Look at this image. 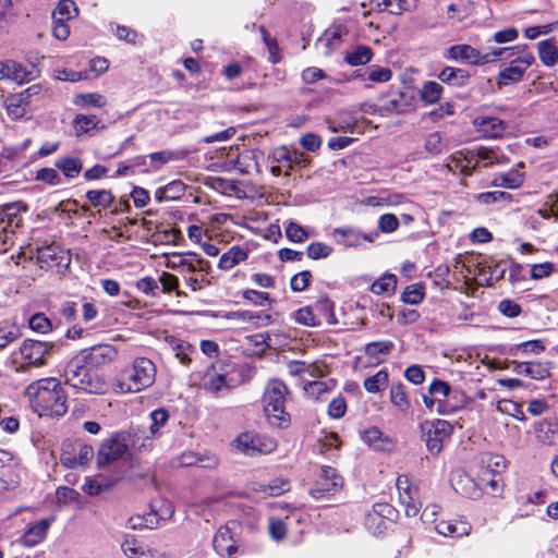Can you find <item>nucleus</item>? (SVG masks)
Here are the masks:
<instances>
[{
	"instance_id": "55",
	"label": "nucleus",
	"mask_w": 558,
	"mask_h": 558,
	"mask_svg": "<svg viewBox=\"0 0 558 558\" xmlns=\"http://www.w3.org/2000/svg\"><path fill=\"white\" fill-rule=\"evenodd\" d=\"M77 106H89L95 108H101L106 105V99L102 95L97 93L80 94L75 98Z\"/></svg>"
},
{
	"instance_id": "7",
	"label": "nucleus",
	"mask_w": 558,
	"mask_h": 558,
	"mask_svg": "<svg viewBox=\"0 0 558 558\" xmlns=\"http://www.w3.org/2000/svg\"><path fill=\"white\" fill-rule=\"evenodd\" d=\"M37 262L40 268L63 272L71 264V254L56 244L45 245L37 248Z\"/></svg>"
},
{
	"instance_id": "59",
	"label": "nucleus",
	"mask_w": 558,
	"mask_h": 558,
	"mask_svg": "<svg viewBox=\"0 0 558 558\" xmlns=\"http://www.w3.org/2000/svg\"><path fill=\"white\" fill-rule=\"evenodd\" d=\"M424 147L430 155H439L444 148L442 137L439 132L429 133L425 138Z\"/></svg>"
},
{
	"instance_id": "9",
	"label": "nucleus",
	"mask_w": 558,
	"mask_h": 558,
	"mask_svg": "<svg viewBox=\"0 0 558 558\" xmlns=\"http://www.w3.org/2000/svg\"><path fill=\"white\" fill-rule=\"evenodd\" d=\"M236 450L246 454L255 456L256 453H267L275 449V442L270 439H264L262 436L245 432L240 434L233 441Z\"/></svg>"
},
{
	"instance_id": "30",
	"label": "nucleus",
	"mask_w": 558,
	"mask_h": 558,
	"mask_svg": "<svg viewBox=\"0 0 558 558\" xmlns=\"http://www.w3.org/2000/svg\"><path fill=\"white\" fill-rule=\"evenodd\" d=\"M1 73L17 83H24L32 78L33 72L27 71L26 68L19 62L9 60L2 63Z\"/></svg>"
},
{
	"instance_id": "64",
	"label": "nucleus",
	"mask_w": 558,
	"mask_h": 558,
	"mask_svg": "<svg viewBox=\"0 0 558 558\" xmlns=\"http://www.w3.org/2000/svg\"><path fill=\"white\" fill-rule=\"evenodd\" d=\"M347 401L342 396L333 398L328 405V414L333 418H340L345 414Z\"/></svg>"
},
{
	"instance_id": "17",
	"label": "nucleus",
	"mask_w": 558,
	"mask_h": 558,
	"mask_svg": "<svg viewBox=\"0 0 558 558\" xmlns=\"http://www.w3.org/2000/svg\"><path fill=\"white\" fill-rule=\"evenodd\" d=\"M73 456L70 452L63 450L61 454V462L68 468H75L76 465L87 464L94 456V449L92 446L75 441L71 445Z\"/></svg>"
},
{
	"instance_id": "16",
	"label": "nucleus",
	"mask_w": 558,
	"mask_h": 558,
	"mask_svg": "<svg viewBox=\"0 0 558 558\" xmlns=\"http://www.w3.org/2000/svg\"><path fill=\"white\" fill-rule=\"evenodd\" d=\"M51 348L52 345L46 342L28 339L22 343L20 352L29 365L40 366L46 364V356Z\"/></svg>"
},
{
	"instance_id": "37",
	"label": "nucleus",
	"mask_w": 558,
	"mask_h": 558,
	"mask_svg": "<svg viewBox=\"0 0 558 558\" xmlns=\"http://www.w3.org/2000/svg\"><path fill=\"white\" fill-rule=\"evenodd\" d=\"M247 252L242 247L234 245L228 252L220 256L218 267L223 270H229L247 258Z\"/></svg>"
},
{
	"instance_id": "31",
	"label": "nucleus",
	"mask_w": 558,
	"mask_h": 558,
	"mask_svg": "<svg viewBox=\"0 0 558 558\" xmlns=\"http://www.w3.org/2000/svg\"><path fill=\"white\" fill-rule=\"evenodd\" d=\"M122 551L128 558H153V551L134 536H126L121 545Z\"/></svg>"
},
{
	"instance_id": "26",
	"label": "nucleus",
	"mask_w": 558,
	"mask_h": 558,
	"mask_svg": "<svg viewBox=\"0 0 558 558\" xmlns=\"http://www.w3.org/2000/svg\"><path fill=\"white\" fill-rule=\"evenodd\" d=\"M21 476L19 468L11 462H3L0 466V494L11 490L20 485Z\"/></svg>"
},
{
	"instance_id": "58",
	"label": "nucleus",
	"mask_w": 558,
	"mask_h": 558,
	"mask_svg": "<svg viewBox=\"0 0 558 558\" xmlns=\"http://www.w3.org/2000/svg\"><path fill=\"white\" fill-rule=\"evenodd\" d=\"M332 252V247L323 243H311L306 248V254L311 259H320L328 257Z\"/></svg>"
},
{
	"instance_id": "25",
	"label": "nucleus",
	"mask_w": 558,
	"mask_h": 558,
	"mask_svg": "<svg viewBox=\"0 0 558 558\" xmlns=\"http://www.w3.org/2000/svg\"><path fill=\"white\" fill-rule=\"evenodd\" d=\"M213 546L221 557L231 558L238 550L235 542L232 538L228 527L220 529L213 539Z\"/></svg>"
},
{
	"instance_id": "42",
	"label": "nucleus",
	"mask_w": 558,
	"mask_h": 558,
	"mask_svg": "<svg viewBox=\"0 0 558 558\" xmlns=\"http://www.w3.org/2000/svg\"><path fill=\"white\" fill-rule=\"evenodd\" d=\"M397 288V276L385 274L371 286V291L377 295L392 294Z\"/></svg>"
},
{
	"instance_id": "27",
	"label": "nucleus",
	"mask_w": 558,
	"mask_h": 558,
	"mask_svg": "<svg viewBox=\"0 0 558 558\" xmlns=\"http://www.w3.org/2000/svg\"><path fill=\"white\" fill-rule=\"evenodd\" d=\"M313 307L317 316V319L320 322V324L323 322H325L328 325L337 324V318L335 315V304L327 295L319 296V299L315 302Z\"/></svg>"
},
{
	"instance_id": "32",
	"label": "nucleus",
	"mask_w": 558,
	"mask_h": 558,
	"mask_svg": "<svg viewBox=\"0 0 558 558\" xmlns=\"http://www.w3.org/2000/svg\"><path fill=\"white\" fill-rule=\"evenodd\" d=\"M369 3L374 10L393 15H401L410 10L408 0H371Z\"/></svg>"
},
{
	"instance_id": "14",
	"label": "nucleus",
	"mask_w": 558,
	"mask_h": 558,
	"mask_svg": "<svg viewBox=\"0 0 558 558\" xmlns=\"http://www.w3.org/2000/svg\"><path fill=\"white\" fill-rule=\"evenodd\" d=\"M399 492V500L404 506L407 517H415L418 514L422 504L416 500L417 489L412 488L409 477L407 475H400L396 483Z\"/></svg>"
},
{
	"instance_id": "63",
	"label": "nucleus",
	"mask_w": 558,
	"mask_h": 558,
	"mask_svg": "<svg viewBox=\"0 0 558 558\" xmlns=\"http://www.w3.org/2000/svg\"><path fill=\"white\" fill-rule=\"evenodd\" d=\"M399 220L393 214H385L379 217L378 229L384 233H390L398 229Z\"/></svg>"
},
{
	"instance_id": "57",
	"label": "nucleus",
	"mask_w": 558,
	"mask_h": 558,
	"mask_svg": "<svg viewBox=\"0 0 558 558\" xmlns=\"http://www.w3.org/2000/svg\"><path fill=\"white\" fill-rule=\"evenodd\" d=\"M312 272L310 270H303L294 275L290 280L291 290L294 292L304 291L312 281Z\"/></svg>"
},
{
	"instance_id": "1",
	"label": "nucleus",
	"mask_w": 558,
	"mask_h": 558,
	"mask_svg": "<svg viewBox=\"0 0 558 558\" xmlns=\"http://www.w3.org/2000/svg\"><path fill=\"white\" fill-rule=\"evenodd\" d=\"M31 407L39 416H62L68 411L66 395L54 377L32 383L25 390Z\"/></svg>"
},
{
	"instance_id": "49",
	"label": "nucleus",
	"mask_w": 558,
	"mask_h": 558,
	"mask_svg": "<svg viewBox=\"0 0 558 558\" xmlns=\"http://www.w3.org/2000/svg\"><path fill=\"white\" fill-rule=\"evenodd\" d=\"M335 234L339 235V242L345 246H359L362 244L363 233L353 228L336 229Z\"/></svg>"
},
{
	"instance_id": "46",
	"label": "nucleus",
	"mask_w": 558,
	"mask_h": 558,
	"mask_svg": "<svg viewBox=\"0 0 558 558\" xmlns=\"http://www.w3.org/2000/svg\"><path fill=\"white\" fill-rule=\"evenodd\" d=\"M442 90L444 87L439 83L435 81H428L423 84L420 90V96L423 101L433 105L440 99Z\"/></svg>"
},
{
	"instance_id": "19",
	"label": "nucleus",
	"mask_w": 558,
	"mask_h": 558,
	"mask_svg": "<svg viewBox=\"0 0 558 558\" xmlns=\"http://www.w3.org/2000/svg\"><path fill=\"white\" fill-rule=\"evenodd\" d=\"M52 519H41L31 525L21 537V543L26 547H34L41 543L52 523Z\"/></svg>"
},
{
	"instance_id": "40",
	"label": "nucleus",
	"mask_w": 558,
	"mask_h": 558,
	"mask_svg": "<svg viewBox=\"0 0 558 558\" xmlns=\"http://www.w3.org/2000/svg\"><path fill=\"white\" fill-rule=\"evenodd\" d=\"M86 198L90 206L107 209L114 202V196L109 190H89L86 192Z\"/></svg>"
},
{
	"instance_id": "11",
	"label": "nucleus",
	"mask_w": 558,
	"mask_h": 558,
	"mask_svg": "<svg viewBox=\"0 0 558 558\" xmlns=\"http://www.w3.org/2000/svg\"><path fill=\"white\" fill-rule=\"evenodd\" d=\"M343 485V478L336 469L325 465L320 470V474L316 486L311 489V495L315 499H319L325 495L335 494Z\"/></svg>"
},
{
	"instance_id": "22",
	"label": "nucleus",
	"mask_w": 558,
	"mask_h": 558,
	"mask_svg": "<svg viewBox=\"0 0 558 558\" xmlns=\"http://www.w3.org/2000/svg\"><path fill=\"white\" fill-rule=\"evenodd\" d=\"M474 123L486 137H500L507 130V123L496 117H478Z\"/></svg>"
},
{
	"instance_id": "51",
	"label": "nucleus",
	"mask_w": 558,
	"mask_h": 558,
	"mask_svg": "<svg viewBox=\"0 0 558 558\" xmlns=\"http://www.w3.org/2000/svg\"><path fill=\"white\" fill-rule=\"evenodd\" d=\"M477 201L481 204L484 205H490L494 203H511L512 202V195L508 192L502 191H494V192H484L480 193L476 196Z\"/></svg>"
},
{
	"instance_id": "38",
	"label": "nucleus",
	"mask_w": 558,
	"mask_h": 558,
	"mask_svg": "<svg viewBox=\"0 0 558 558\" xmlns=\"http://www.w3.org/2000/svg\"><path fill=\"white\" fill-rule=\"evenodd\" d=\"M435 529L441 535L460 537L469 533L470 525L466 522L440 521Z\"/></svg>"
},
{
	"instance_id": "28",
	"label": "nucleus",
	"mask_w": 558,
	"mask_h": 558,
	"mask_svg": "<svg viewBox=\"0 0 558 558\" xmlns=\"http://www.w3.org/2000/svg\"><path fill=\"white\" fill-rule=\"evenodd\" d=\"M205 390L219 396L225 391H230L231 389L227 388V380L223 374L220 371H216L214 368V364L210 369L207 371L205 380H204Z\"/></svg>"
},
{
	"instance_id": "6",
	"label": "nucleus",
	"mask_w": 558,
	"mask_h": 558,
	"mask_svg": "<svg viewBox=\"0 0 558 558\" xmlns=\"http://www.w3.org/2000/svg\"><path fill=\"white\" fill-rule=\"evenodd\" d=\"M214 368L220 371L226 380L227 388L234 389L248 383L255 375V368L247 363H235L230 360H220L214 363Z\"/></svg>"
},
{
	"instance_id": "4",
	"label": "nucleus",
	"mask_w": 558,
	"mask_h": 558,
	"mask_svg": "<svg viewBox=\"0 0 558 558\" xmlns=\"http://www.w3.org/2000/svg\"><path fill=\"white\" fill-rule=\"evenodd\" d=\"M155 376V364L146 357H137L134 360L132 367L123 372L117 387L121 392H137L151 386Z\"/></svg>"
},
{
	"instance_id": "52",
	"label": "nucleus",
	"mask_w": 558,
	"mask_h": 558,
	"mask_svg": "<svg viewBox=\"0 0 558 558\" xmlns=\"http://www.w3.org/2000/svg\"><path fill=\"white\" fill-rule=\"evenodd\" d=\"M150 425H149V433L151 437H155L158 433L161 426H163L168 420H169V413L167 410L160 408L157 410H154L150 415Z\"/></svg>"
},
{
	"instance_id": "2",
	"label": "nucleus",
	"mask_w": 558,
	"mask_h": 558,
	"mask_svg": "<svg viewBox=\"0 0 558 558\" xmlns=\"http://www.w3.org/2000/svg\"><path fill=\"white\" fill-rule=\"evenodd\" d=\"M63 376L68 385L90 395H102L109 389L105 378L94 372L81 352L66 363Z\"/></svg>"
},
{
	"instance_id": "62",
	"label": "nucleus",
	"mask_w": 558,
	"mask_h": 558,
	"mask_svg": "<svg viewBox=\"0 0 558 558\" xmlns=\"http://www.w3.org/2000/svg\"><path fill=\"white\" fill-rule=\"evenodd\" d=\"M36 180L47 183L49 185H58L61 183V178L57 168H43L37 171Z\"/></svg>"
},
{
	"instance_id": "12",
	"label": "nucleus",
	"mask_w": 558,
	"mask_h": 558,
	"mask_svg": "<svg viewBox=\"0 0 558 558\" xmlns=\"http://www.w3.org/2000/svg\"><path fill=\"white\" fill-rule=\"evenodd\" d=\"M444 58L472 65H484L487 63V58L482 57L480 50L466 44L450 46L445 50Z\"/></svg>"
},
{
	"instance_id": "61",
	"label": "nucleus",
	"mask_w": 558,
	"mask_h": 558,
	"mask_svg": "<svg viewBox=\"0 0 558 558\" xmlns=\"http://www.w3.org/2000/svg\"><path fill=\"white\" fill-rule=\"evenodd\" d=\"M184 157L185 155L183 153H175L171 150H162L149 154L150 161L158 162L159 165H165L171 160H180Z\"/></svg>"
},
{
	"instance_id": "29",
	"label": "nucleus",
	"mask_w": 558,
	"mask_h": 558,
	"mask_svg": "<svg viewBox=\"0 0 558 558\" xmlns=\"http://www.w3.org/2000/svg\"><path fill=\"white\" fill-rule=\"evenodd\" d=\"M361 438L365 444H367L369 447H373L377 451L388 450L391 446L390 439L385 437L383 432L376 426L362 432Z\"/></svg>"
},
{
	"instance_id": "43",
	"label": "nucleus",
	"mask_w": 558,
	"mask_h": 558,
	"mask_svg": "<svg viewBox=\"0 0 558 558\" xmlns=\"http://www.w3.org/2000/svg\"><path fill=\"white\" fill-rule=\"evenodd\" d=\"M390 400L402 412H407L411 407V402L405 393V386L401 383L392 384Z\"/></svg>"
},
{
	"instance_id": "45",
	"label": "nucleus",
	"mask_w": 558,
	"mask_h": 558,
	"mask_svg": "<svg viewBox=\"0 0 558 558\" xmlns=\"http://www.w3.org/2000/svg\"><path fill=\"white\" fill-rule=\"evenodd\" d=\"M545 351V345L542 340H529L519 344L511 345L508 350V354L515 356L519 353L527 354L534 353L539 354Z\"/></svg>"
},
{
	"instance_id": "33",
	"label": "nucleus",
	"mask_w": 558,
	"mask_h": 558,
	"mask_svg": "<svg viewBox=\"0 0 558 558\" xmlns=\"http://www.w3.org/2000/svg\"><path fill=\"white\" fill-rule=\"evenodd\" d=\"M3 105L12 120L22 119L27 113L28 105L17 94L8 95L3 100Z\"/></svg>"
},
{
	"instance_id": "60",
	"label": "nucleus",
	"mask_w": 558,
	"mask_h": 558,
	"mask_svg": "<svg viewBox=\"0 0 558 558\" xmlns=\"http://www.w3.org/2000/svg\"><path fill=\"white\" fill-rule=\"evenodd\" d=\"M29 327L37 332L46 333L51 330V322L43 313L34 314L29 319Z\"/></svg>"
},
{
	"instance_id": "47",
	"label": "nucleus",
	"mask_w": 558,
	"mask_h": 558,
	"mask_svg": "<svg viewBox=\"0 0 558 558\" xmlns=\"http://www.w3.org/2000/svg\"><path fill=\"white\" fill-rule=\"evenodd\" d=\"M388 372L386 369H380L375 375L367 377L364 380V388L368 392L376 393L388 385Z\"/></svg>"
},
{
	"instance_id": "54",
	"label": "nucleus",
	"mask_w": 558,
	"mask_h": 558,
	"mask_svg": "<svg viewBox=\"0 0 558 558\" xmlns=\"http://www.w3.org/2000/svg\"><path fill=\"white\" fill-rule=\"evenodd\" d=\"M295 320L299 324L310 327L320 325V322L317 319V316L314 312V307L312 305L298 310L295 312Z\"/></svg>"
},
{
	"instance_id": "36",
	"label": "nucleus",
	"mask_w": 558,
	"mask_h": 558,
	"mask_svg": "<svg viewBox=\"0 0 558 558\" xmlns=\"http://www.w3.org/2000/svg\"><path fill=\"white\" fill-rule=\"evenodd\" d=\"M538 57L546 66H554L558 62V50L554 38L541 40L537 44Z\"/></svg>"
},
{
	"instance_id": "56",
	"label": "nucleus",
	"mask_w": 558,
	"mask_h": 558,
	"mask_svg": "<svg viewBox=\"0 0 558 558\" xmlns=\"http://www.w3.org/2000/svg\"><path fill=\"white\" fill-rule=\"evenodd\" d=\"M286 236L295 243H302L308 238L307 231L294 221H289L286 227Z\"/></svg>"
},
{
	"instance_id": "34",
	"label": "nucleus",
	"mask_w": 558,
	"mask_h": 558,
	"mask_svg": "<svg viewBox=\"0 0 558 558\" xmlns=\"http://www.w3.org/2000/svg\"><path fill=\"white\" fill-rule=\"evenodd\" d=\"M412 97H408L405 93L400 92L397 97L390 99L386 105L378 108L380 116L390 113H404L411 106Z\"/></svg>"
},
{
	"instance_id": "24",
	"label": "nucleus",
	"mask_w": 558,
	"mask_h": 558,
	"mask_svg": "<svg viewBox=\"0 0 558 558\" xmlns=\"http://www.w3.org/2000/svg\"><path fill=\"white\" fill-rule=\"evenodd\" d=\"M274 160L279 163L286 162L289 169H293L294 166L304 167L310 162L304 153L298 149L290 150L286 146L275 149Z\"/></svg>"
},
{
	"instance_id": "35",
	"label": "nucleus",
	"mask_w": 558,
	"mask_h": 558,
	"mask_svg": "<svg viewBox=\"0 0 558 558\" xmlns=\"http://www.w3.org/2000/svg\"><path fill=\"white\" fill-rule=\"evenodd\" d=\"M54 167L60 170L68 179L78 177L83 169V162L77 157H61L54 161Z\"/></svg>"
},
{
	"instance_id": "21",
	"label": "nucleus",
	"mask_w": 558,
	"mask_h": 558,
	"mask_svg": "<svg viewBox=\"0 0 558 558\" xmlns=\"http://www.w3.org/2000/svg\"><path fill=\"white\" fill-rule=\"evenodd\" d=\"M534 434L541 444L551 446L558 440V422L555 418L538 421L534 424Z\"/></svg>"
},
{
	"instance_id": "10",
	"label": "nucleus",
	"mask_w": 558,
	"mask_h": 558,
	"mask_svg": "<svg viewBox=\"0 0 558 558\" xmlns=\"http://www.w3.org/2000/svg\"><path fill=\"white\" fill-rule=\"evenodd\" d=\"M534 61L535 58L532 52H523V54L517 59L515 64H509L498 73L496 80L497 86L500 88L501 86H508L521 82L524 73L534 63Z\"/></svg>"
},
{
	"instance_id": "44",
	"label": "nucleus",
	"mask_w": 558,
	"mask_h": 558,
	"mask_svg": "<svg viewBox=\"0 0 558 558\" xmlns=\"http://www.w3.org/2000/svg\"><path fill=\"white\" fill-rule=\"evenodd\" d=\"M110 31L117 36L118 39L123 40L130 45H137L141 43L142 36L133 28L116 23L109 24Z\"/></svg>"
},
{
	"instance_id": "15",
	"label": "nucleus",
	"mask_w": 558,
	"mask_h": 558,
	"mask_svg": "<svg viewBox=\"0 0 558 558\" xmlns=\"http://www.w3.org/2000/svg\"><path fill=\"white\" fill-rule=\"evenodd\" d=\"M450 481L452 488L463 497L478 499L482 496L481 485L462 470L454 471Z\"/></svg>"
},
{
	"instance_id": "3",
	"label": "nucleus",
	"mask_w": 558,
	"mask_h": 558,
	"mask_svg": "<svg viewBox=\"0 0 558 558\" xmlns=\"http://www.w3.org/2000/svg\"><path fill=\"white\" fill-rule=\"evenodd\" d=\"M287 386L281 380H271L265 390L264 411L271 425L286 428L290 425V415L284 410Z\"/></svg>"
},
{
	"instance_id": "8",
	"label": "nucleus",
	"mask_w": 558,
	"mask_h": 558,
	"mask_svg": "<svg viewBox=\"0 0 558 558\" xmlns=\"http://www.w3.org/2000/svg\"><path fill=\"white\" fill-rule=\"evenodd\" d=\"M129 452L128 442L123 434H114L105 440L97 452V464L99 468L122 459Z\"/></svg>"
},
{
	"instance_id": "50",
	"label": "nucleus",
	"mask_w": 558,
	"mask_h": 558,
	"mask_svg": "<svg viewBox=\"0 0 558 558\" xmlns=\"http://www.w3.org/2000/svg\"><path fill=\"white\" fill-rule=\"evenodd\" d=\"M393 348L395 344L390 340L374 341L366 344L365 354L368 357L377 359L379 354H389Z\"/></svg>"
},
{
	"instance_id": "39",
	"label": "nucleus",
	"mask_w": 558,
	"mask_h": 558,
	"mask_svg": "<svg viewBox=\"0 0 558 558\" xmlns=\"http://www.w3.org/2000/svg\"><path fill=\"white\" fill-rule=\"evenodd\" d=\"M523 181V173H520L517 170H511L506 173L497 174L494 178L492 185L497 187L518 189L522 185Z\"/></svg>"
},
{
	"instance_id": "53",
	"label": "nucleus",
	"mask_w": 558,
	"mask_h": 558,
	"mask_svg": "<svg viewBox=\"0 0 558 558\" xmlns=\"http://www.w3.org/2000/svg\"><path fill=\"white\" fill-rule=\"evenodd\" d=\"M52 13L57 19L71 20L77 14V8L72 0H60Z\"/></svg>"
},
{
	"instance_id": "23",
	"label": "nucleus",
	"mask_w": 558,
	"mask_h": 558,
	"mask_svg": "<svg viewBox=\"0 0 558 558\" xmlns=\"http://www.w3.org/2000/svg\"><path fill=\"white\" fill-rule=\"evenodd\" d=\"M438 80L453 87H464L468 85L471 74L462 68L445 66L437 75Z\"/></svg>"
},
{
	"instance_id": "20",
	"label": "nucleus",
	"mask_w": 558,
	"mask_h": 558,
	"mask_svg": "<svg viewBox=\"0 0 558 558\" xmlns=\"http://www.w3.org/2000/svg\"><path fill=\"white\" fill-rule=\"evenodd\" d=\"M513 372L518 375H524L535 380H543L550 375L549 363L541 362H513Z\"/></svg>"
},
{
	"instance_id": "41",
	"label": "nucleus",
	"mask_w": 558,
	"mask_h": 558,
	"mask_svg": "<svg viewBox=\"0 0 558 558\" xmlns=\"http://www.w3.org/2000/svg\"><path fill=\"white\" fill-rule=\"evenodd\" d=\"M373 58V51L368 46L360 45L353 51L347 52L344 60L352 66L364 65Z\"/></svg>"
},
{
	"instance_id": "18",
	"label": "nucleus",
	"mask_w": 558,
	"mask_h": 558,
	"mask_svg": "<svg viewBox=\"0 0 558 558\" xmlns=\"http://www.w3.org/2000/svg\"><path fill=\"white\" fill-rule=\"evenodd\" d=\"M26 210V205L21 202L4 205L0 210V226L11 229L21 228L23 225L21 213Z\"/></svg>"
},
{
	"instance_id": "13",
	"label": "nucleus",
	"mask_w": 558,
	"mask_h": 558,
	"mask_svg": "<svg viewBox=\"0 0 558 558\" xmlns=\"http://www.w3.org/2000/svg\"><path fill=\"white\" fill-rule=\"evenodd\" d=\"M93 369L111 364L118 357V350L112 344H96L80 351Z\"/></svg>"
},
{
	"instance_id": "48",
	"label": "nucleus",
	"mask_w": 558,
	"mask_h": 558,
	"mask_svg": "<svg viewBox=\"0 0 558 558\" xmlns=\"http://www.w3.org/2000/svg\"><path fill=\"white\" fill-rule=\"evenodd\" d=\"M424 286L421 283H413L405 287V289L402 292L401 300L403 303L416 305L424 300Z\"/></svg>"
},
{
	"instance_id": "5",
	"label": "nucleus",
	"mask_w": 558,
	"mask_h": 558,
	"mask_svg": "<svg viewBox=\"0 0 558 558\" xmlns=\"http://www.w3.org/2000/svg\"><path fill=\"white\" fill-rule=\"evenodd\" d=\"M423 439L428 452L437 456L441 452L446 441L450 439L453 426L445 420L425 421L421 424Z\"/></svg>"
}]
</instances>
